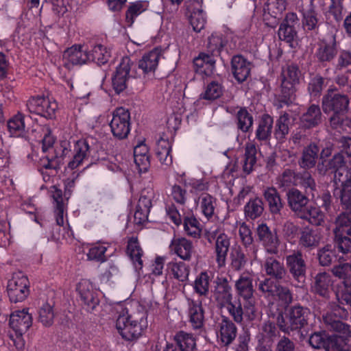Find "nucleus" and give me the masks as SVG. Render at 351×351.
Segmentation results:
<instances>
[{
    "instance_id": "obj_1",
    "label": "nucleus",
    "mask_w": 351,
    "mask_h": 351,
    "mask_svg": "<svg viewBox=\"0 0 351 351\" xmlns=\"http://www.w3.org/2000/svg\"><path fill=\"white\" fill-rule=\"evenodd\" d=\"M263 267L269 277L259 281L258 290L270 301L280 300L286 305L291 304L293 301L291 291L280 284L285 282L288 278L287 270L283 263L274 257H267Z\"/></svg>"
},
{
    "instance_id": "obj_2",
    "label": "nucleus",
    "mask_w": 351,
    "mask_h": 351,
    "mask_svg": "<svg viewBox=\"0 0 351 351\" xmlns=\"http://www.w3.org/2000/svg\"><path fill=\"white\" fill-rule=\"evenodd\" d=\"M334 234V244H328L318 251L319 262L322 266L340 261L343 254L351 252V213H342L337 217Z\"/></svg>"
},
{
    "instance_id": "obj_3",
    "label": "nucleus",
    "mask_w": 351,
    "mask_h": 351,
    "mask_svg": "<svg viewBox=\"0 0 351 351\" xmlns=\"http://www.w3.org/2000/svg\"><path fill=\"white\" fill-rule=\"evenodd\" d=\"M322 107L325 114L330 115L329 122L332 129L340 131L351 127L350 99L346 94L330 87L322 97Z\"/></svg>"
},
{
    "instance_id": "obj_4",
    "label": "nucleus",
    "mask_w": 351,
    "mask_h": 351,
    "mask_svg": "<svg viewBox=\"0 0 351 351\" xmlns=\"http://www.w3.org/2000/svg\"><path fill=\"white\" fill-rule=\"evenodd\" d=\"M347 309L335 303L330 304L329 308L322 315V319L327 329L334 330L341 334L343 344L337 348L335 351H351L348 346L350 337V326L343 323V319L348 317Z\"/></svg>"
},
{
    "instance_id": "obj_5",
    "label": "nucleus",
    "mask_w": 351,
    "mask_h": 351,
    "mask_svg": "<svg viewBox=\"0 0 351 351\" xmlns=\"http://www.w3.org/2000/svg\"><path fill=\"white\" fill-rule=\"evenodd\" d=\"M350 167H346L344 156L341 153L335 154L329 160H323L318 164L320 173H331L333 174V182L335 189H344L346 185L351 183V160H348Z\"/></svg>"
},
{
    "instance_id": "obj_6",
    "label": "nucleus",
    "mask_w": 351,
    "mask_h": 351,
    "mask_svg": "<svg viewBox=\"0 0 351 351\" xmlns=\"http://www.w3.org/2000/svg\"><path fill=\"white\" fill-rule=\"evenodd\" d=\"M309 313L308 308L299 304L285 308L284 313L278 316L280 330L289 333L301 330L308 324Z\"/></svg>"
},
{
    "instance_id": "obj_7",
    "label": "nucleus",
    "mask_w": 351,
    "mask_h": 351,
    "mask_svg": "<svg viewBox=\"0 0 351 351\" xmlns=\"http://www.w3.org/2000/svg\"><path fill=\"white\" fill-rule=\"evenodd\" d=\"M286 269L291 276L295 287H302L306 278L308 269L306 255L300 250H292L285 258Z\"/></svg>"
},
{
    "instance_id": "obj_8",
    "label": "nucleus",
    "mask_w": 351,
    "mask_h": 351,
    "mask_svg": "<svg viewBox=\"0 0 351 351\" xmlns=\"http://www.w3.org/2000/svg\"><path fill=\"white\" fill-rule=\"evenodd\" d=\"M135 67L136 65L130 57L122 58L111 79L112 89L117 95H119L127 88L130 77H136L138 75Z\"/></svg>"
},
{
    "instance_id": "obj_9",
    "label": "nucleus",
    "mask_w": 351,
    "mask_h": 351,
    "mask_svg": "<svg viewBox=\"0 0 351 351\" xmlns=\"http://www.w3.org/2000/svg\"><path fill=\"white\" fill-rule=\"evenodd\" d=\"M116 328L122 338L129 341L138 339L143 332L141 324L128 313L127 308H121L119 311Z\"/></svg>"
},
{
    "instance_id": "obj_10",
    "label": "nucleus",
    "mask_w": 351,
    "mask_h": 351,
    "mask_svg": "<svg viewBox=\"0 0 351 351\" xmlns=\"http://www.w3.org/2000/svg\"><path fill=\"white\" fill-rule=\"evenodd\" d=\"M231 291L226 279L221 278V311L226 309L236 322L241 323L243 314L242 305L239 299H233Z\"/></svg>"
},
{
    "instance_id": "obj_11",
    "label": "nucleus",
    "mask_w": 351,
    "mask_h": 351,
    "mask_svg": "<svg viewBox=\"0 0 351 351\" xmlns=\"http://www.w3.org/2000/svg\"><path fill=\"white\" fill-rule=\"evenodd\" d=\"M26 107L30 113H34L48 119L55 117L58 104L49 97L36 96L31 97Z\"/></svg>"
},
{
    "instance_id": "obj_12",
    "label": "nucleus",
    "mask_w": 351,
    "mask_h": 351,
    "mask_svg": "<svg viewBox=\"0 0 351 351\" xmlns=\"http://www.w3.org/2000/svg\"><path fill=\"white\" fill-rule=\"evenodd\" d=\"M109 125L114 137L119 140L125 139L131 128L130 112L123 108H116Z\"/></svg>"
},
{
    "instance_id": "obj_13",
    "label": "nucleus",
    "mask_w": 351,
    "mask_h": 351,
    "mask_svg": "<svg viewBox=\"0 0 351 351\" xmlns=\"http://www.w3.org/2000/svg\"><path fill=\"white\" fill-rule=\"evenodd\" d=\"M66 149L62 150V155L54 152L43 156L38 161V169L43 176L44 182L50 181L51 177L57 173L63 161V155Z\"/></svg>"
},
{
    "instance_id": "obj_14",
    "label": "nucleus",
    "mask_w": 351,
    "mask_h": 351,
    "mask_svg": "<svg viewBox=\"0 0 351 351\" xmlns=\"http://www.w3.org/2000/svg\"><path fill=\"white\" fill-rule=\"evenodd\" d=\"M341 336V334L329 335L325 331L315 332L311 335L308 343L315 349L324 348L326 351H335L337 348L344 343Z\"/></svg>"
},
{
    "instance_id": "obj_15",
    "label": "nucleus",
    "mask_w": 351,
    "mask_h": 351,
    "mask_svg": "<svg viewBox=\"0 0 351 351\" xmlns=\"http://www.w3.org/2000/svg\"><path fill=\"white\" fill-rule=\"evenodd\" d=\"M28 278L22 274H16L8 281L7 290L11 302L23 301L29 295Z\"/></svg>"
},
{
    "instance_id": "obj_16",
    "label": "nucleus",
    "mask_w": 351,
    "mask_h": 351,
    "mask_svg": "<svg viewBox=\"0 0 351 351\" xmlns=\"http://www.w3.org/2000/svg\"><path fill=\"white\" fill-rule=\"evenodd\" d=\"M234 151L223 152L221 161L225 164V168L221 174V183L225 185V188L230 190L234 181L238 177L239 165L238 158L234 154Z\"/></svg>"
},
{
    "instance_id": "obj_17",
    "label": "nucleus",
    "mask_w": 351,
    "mask_h": 351,
    "mask_svg": "<svg viewBox=\"0 0 351 351\" xmlns=\"http://www.w3.org/2000/svg\"><path fill=\"white\" fill-rule=\"evenodd\" d=\"M298 21L299 19L295 13L288 12L280 24L278 31L279 38L289 43L291 47L293 46V43L298 36L296 25L298 24Z\"/></svg>"
},
{
    "instance_id": "obj_18",
    "label": "nucleus",
    "mask_w": 351,
    "mask_h": 351,
    "mask_svg": "<svg viewBox=\"0 0 351 351\" xmlns=\"http://www.w3.org/2000/svg\"><path fill=\"white\" fill-rule=\"evenodd\" d=\"M337 55V45L335 37L321 40L315 53L317 62L323 66H326L328 63L333 61Z\"/></svg>"
},
{
    "instance_id": "obj_19",
    "label": "nucleus",
    "mask_w": 351,
    "mask_h": 351,
    "mask_svg": "<svg viewBox=\"0 0 351 351\" xmlns=\"http://www.w3.org/2000/svg\"><path fill=\"white\" fill-rule=\"evenodd\" d=\"M77 291L80 295L84 307L87 311H93L99 305L98 293L89 281L86 280L80 281L77 284Z\"/></svg>"
},
{
    "instance_id": "obj_20",
    "label": "nucleus",
    "mask_w": 351,
    "mask_h": 351,
    "mask_svg": "<svg viewBox=\"0 0 351 351\" xmlns=\"http://www.w3.org/2000/svg\"><path fill=\"white\" fill-rule=\"evenodd\" d=\"M256 232L266 252L270 254H277L279 252L280 241L276 232H272L265 223L259 224Z\"/></svg>"
},
{
    "instance_id": "obj_21",
    "label": "nucleus",
    "mask_w": 351,
    "mask_h": 351,
    "mask_svg": "<svg viewBox=\"0 0 351 351\" xmlns=\"http://www.w3.org/2000/svg\"><path fill=\"white\" fill-rule=\"evenodd\" d=\"M286 0H267L264 7L263 21L271 27H274L277 19L286 10Z\"/></svg>"
},
{
    "instance_id": "obj_22",
    "label": "nucleus",
    "mask_w": 351,
    "mask_h": 351,
    "mask_svg": "<svg viewBox=\"0 0 351 351\" xmlns=\"http://www.w3.org/2000/svg\"><path fill=\"white\" fill-rule=\"evenodd\" d=\"M10 328L18 334H25L32 325V317L27 310L16 311L10 315Z\"/></svg>"
},
{
    "instance_id": "obj_23",
    "label": "nucleus",
    "mask_w": 351,
    "mask_h": 351,
    "mask_svg": "<svg viewBox=\"0 0 351 351\" xmlns=\"http://www.w3.org/2000/svg\"><path fill=\"white\" fill-rule=\"evenodd\" d=\"M308 195L296 188H292L287 192L288 205L298 217L302 213L308 205Z\"/></svg>"
},
{
    "instance_id": "obj_24",
    "label": "nucleus",
    "mask_w": 351,
    "mask_h": 351,
    "mask_svg": "<svg viewBox=\"0 0 351 351\" xmlns=\"http://www.w3.org/2000/svg\"><path fill=\"white\" fill-rule=\"evenodd\" d=\"M274 118L267 113L260 115L256 121L255 138L259 142L266 143L271 138Z\"/></svg>"
},
{
    "instance_id": "obj_25",
    "label": "nucleus",
    "mask_w": 351,
    "mask_h": 351,
    "mask_svg": "<svg viewBox=\"0 0 351 351\" xmlns=\"http://www.w3.org/2000/svg\"><path fill=\"white\" fill-rule=\"evenodd\" d=\"M250 62L241 55H235L231 59V72L234 79L241 84L250 75Z\"/></svg>"
},
{
    "instance_id": "obj_26",
    "label": "nucleus",
    "mask_w": 351,
    "mask_h": 351,
    "mask_svg": "<svg viewBox=\"0 0 351 351\" xmlns=\"http://www.w3.org/2000/svg\"><path fill=\"white\" fill-rule=\"evenodd\" d=\"M73 151V160L68 164V168L72 170L77 168L84 161L88 160L91 147L86 140L81 139L75 143Z\"/></svg>"
},
{
    "instance_id": "obj_27",
    "label": "nucleus",
    "mask_w": 351,
    "mask_h": 351,
    "mask_svg": "<svg viewBox=\"0 0 351 351\" xmlns=\"http://www.w3.org/2000/svg\"><path fill=\"white\" fill-rule=\"evenodd\" d=\"M322 23V22L318 18L317 12L313 8L303 11L302 25L306 34H309V36L317 34Z\"/></svg>"
},
{
    "instance_id": "obj_28",
    "label": "nucleus",
    "mask_w": 351,
    "mask_h": 351,
    "mask_svg": "<svg viewBox=\"0 0 351 351\" xmlns=\"http://www.w3.org/2000/svg\"><path fill=\"white\" fill-rule=\"evenodd\" d=\"M332 284L330 275L326 272H321L315 276L311 289L315 293L323 298H328Z\"/></svg>"
},
{
    "instance_id": "obj_29",
    "label": "nucleus",
    "mask_w": 351,
    "mask_h": 351,
    "mask_svg": "<svg viewBox=\"0 0 351 351\" xmlns=\"http://www.w3.org/2000/svg\"><path fill=\"white\" fill-rule=\"evenodd\" d=\"M160 57V51L156 49L150 51L143 55L139 60L138 68L142 71L144 75H152L154 73Z\"/></svg>"
},
{
    "instance_id": "obj_30",
    "label": "nucleus",
    "mask_w": 351,
    "mask_h": 351,
    "mask_svg": "<svg viewBox=\"0 0 351 351\" xmlns=\"http://www.w3.org/2000/svg\"><path fill=\"white\" fill-rule=\"evenodd\" d=\"M322 121V114L319 106L311 104L300 117L302 128L311 129L319 125Z\"/></svg>"
},
{
    "instance_id": "obj_31",
    "label": "nucleus",
    "mask_w": 351,
    "mask_h": 351,
    "mask_svg": "<svg viewBox=\"0 0 351 351\" xmlns=\"http://www.w3.org/2000/svg\"><path fill=\"white\" fill-rule=\"evenodd\" d=\"M319 147L315 143H311L302 151V156L298 160V165L303 169H310L317 163Z\"/></svg>"
},
{
    "instance_id": "obj_32",
    "label": "nucleus",
    "mask_w": 351,
    "mask_h": 351,
    "mask_svg": "<svg viewBox=\"0 0 351 351\" xmlns=\"http://www.w3.org/2000/svg\"><path fill=\"white\" fill-rule=\"evenodd\" d=\"M299 245L302 247L312 250L317 247L321 241L322 236L318 230L305 227L300 229Z\"/></svg>"
},
{
    "instance_id": "obj_33",
    "label": "nucleus",
    "mask_w": 351,
    "mask_h": 351,
    "mask_svg": "<svg viewBox=\"0 0 351 351\" xmlns=\"http://www.w3.org/2000/svg\"><path fill=\"white\" fill-rule=\"evenodd\" d=\"M63 59L73 65H82L88 62V51L75 45L64 51Z\"/></svg>"
},
{
    "instance_id": "obj_34",
    "label": "nucleus",
    "mask_w": 351,
    "mask_h": 351,
    "mask_svg": "<svg viewBox=\"0 0 351 351\" xmlns=\"http://www.w3.org/2000/svg\"><path fill=\"white\" fill-rule=\"evenodd\" d=\"M237 129L243 133H250L253 130L254 117L246 107H241L235 115Z\"/></svg>"
},
{
    "instance_id": "obj_35",
    "label": "nucleus",
    "mask_w": 351,
    "mask_h": 351,
    "mask_svg": "<svg viewBox=\"0 0 351 351\" xmlns=\"http://www.w3.org/2000/svg\"><path fill=\"white\" fill-rule=\"evenodd\" d=\"M171 251L183 260H189L193 252L191 241L185 238H174L170 245Z\"/></svg>"
},
{
    "instance_id": "obj_36",
    "label": "nucleus",
    "mask_w": 351,
    "mask_h": 351,
    "mask_svg": "<svg viewBox=\"0 0 351 351\" xmlns=\"http://www.w3.org/2000/svg\"><path fill=\"white\" fill-rule=\"evenodd\" d=\"M263 195L271 213L273 215H279L284 204L277 189L274 187H268L265 190Z\"/></svg>"
},
{
    "instance_id": "obj_37",
    "label": "nucleus",
    "mask_w": 351,
    "mask_h": 351,
    "mask_svg": "<svg viewBox=\"0 0 351 351\" xmlns=\"http://www.w3.org/2000/svg\"><path fill=\"white\" fill-rule=\"evenodd\" d=\"M257 149L255 143H247L245 147V154L242 160V171L245 175L250 174L254 169L256 163Z\"/></svg>"
},
{
    "instance_id": "obj_38",
    "label": "nucleus",
    "mask_w": 351,
    "mask_h": 351,
    "mask_svg": "<svg viewBox=\"0 0 351 351\" xmlns=\"http://www.w3.org/2000/svg\"><path fill=\"white\" fill-rule=\"evenodd\" d=\"M25 118L26 116L23 113L18 112L8 121V132L12 136L21 137L24 136L26 131Z\"/></svg>"
},
{
    "instance_id": "obj_39",
    "label": "nucleus",
    "mask_w": 351,
    "mask_h": 351,
    "mask_svg": "<svg viewBox=\"0 0 351 351\" xmlns=\"http://www.w3.org/2000/svg\"><path fill=\"white\" fill-rule=\"evenodd\" d=\"M91 47V49L88 51V62L92 61L97 65L101 66L109 61L111 57L110 49L101 44L95 45Z\"/></svg>"
},
{
    "instance_id": "obj_40",
    "label": "nucleus",
    "mask_w": 351,
    "mask_h": 351,
    "mask_svg": "<svg viewBox=\"0 0 351 351\" xmlns=\"http://www.w3.org/2000/svg\"><path fill=\"white\" fill-rule=\"evenodd\" d=\"M235 286L239 295L244 300H247L252 298L254 288L252 285V278L250 274H242L237 280Z\"/></svg>"
},
{
    "instance_id": "obj_41",
    "label": "nucleus",
    "mask_w": 351,
    "mask_h": 351,
    "mask_svg": "<svg viewBox=\"0 0 351 351\" xmlns=\"http://www.w3.org/2000/svg\"><path fill=\"white\" fill-rule=\"evenodd\" d=\"M298 186L304 190L305 193L315 197L316 183L311 172L307 169L297 172L296 186Z\"/></svg>"
},
{
    "instance_id": "obj_42",
    "label": "nucleus",
    "mask_w": 351,
    "mask_h": 351,
    "mask_svg": "<svg viewBox=\"0 0 351 351\" xmlns=\"http://www.w3.org/2000/svg\"><path fill=\"white\" fill-rule=\"evenodd\" d=\"M127 254L132 261L136 269H141L143 267L141 257L143 254V252L140 246L137 237H132L128 239Z\"/></svg>"
},
{
    "instance_id": "obj_43",
    "label": "nucleus",
    "mask_w": 351,
    "mask_h": 351,
    "mask_svg": "<svg viewBox=\"0 0 351 351\" xmlns=\"http://www.w3.org/2000/svg\"><path fill=\"white\" fill-rule=\"evenodd\" d=\"M327 84L328 79L326 77H322L318 73L311 75L307 86V90L311 98L313 99L319 98Z\"/></svg>"
},
{
    "instance_id": "obj_44",
    "label": "nucleus",
    "mask_w": 351,
    "mask_h": 351,
    "mask_svg": "<svg viewBox=\"0 0 351 351\" xmlns=\"http://www.w3.org/2000/svg\"><path fill=\"white\" fill-rule=\"evenodd\" d=\"M223 318L221 323V343L225 346L232 343L237 334L236 325L226 317L221 315Z\"/></svg>"
},
{
    "instance_id": "obj_45",
    "label": "nucleus",
    "mask_w": 351,
    "mask_h": 351,
    "mask_svg": "<svg viewBox=\"0 0 351 351\" xmlns=\"http://www.w3.org/2000/svg\"><path fill=\"white\" fill-rule=\"evenodd\" d=\"M189 315L190 322L194 329H199L203 326L204 316L200 302L194 300L189 302Z\"/></svg>"
},
{
    "instance_id": "obj_46",
    "label": "nucleus",
    "mask_w": 351,
    "mask_h": 351,
    "mask_svg": "<svg viewBox=\"0 0 351 351\" xmlns=\"http://www.w3.org/2000/svg\"><path fill=\"white\" fill-rule=\"evenodd\" d=\"M167 270L169 275L180 282H185L188 280L190 273L189 266L184 262H169L167 265Z\"/></svg>"
},
{
    "instance_id": "obj_47",
    "label": "nucleus",
    "mask_w": 351,
    "mask_h": 351,
    "mask_svg": "<svg viewBox=\"0 0 351 351\" xmlns=\"http://www.w3.org/2000/svg\"><path fill=\"white\" fill-rule=\"evenodd\" d=\"M171 145L168 140L160 138L158 141L156 147V156L162 165L169 166L172 164L171 155Z\"/></svg>"
},
{
    "instance_id": "obj_48",
    "label": "nucleus",
    "mask_w": 351,
    "mask_h": 351,
    "mask_svg": "<svg viewBox=\"0 0 351 351\" xmlns=\"http://www.w3.org/2000/svg\"><path fill=\"white\" fill-rule=\"evenodd\" d=\"M295 85L287 81L281 82L280 93L278 97L280 107L291 104L295 99Z\"/></svg>"
},
{
    "instance_id": "obj_49",
    "label": "nucleus",
    "mask_w": 351,
    "mask_h": 351,
    "mask_svg": "<svg viewBox=\"0 0 351 351\" xmlns=\"http://www.w3.org/2000/svg\"><path fill=\"white\" fill-rule=\"evenodd\" d=\"M298 217L306 220L312 225L320 226L324 222V214L320 208L308 205Z\"/></svg>"
},
{
    "instance_id": "obj_50",
    "label": "nucleus",
    "mask_w": 351,
    "mask_h": 351,
    "mask_svg": "<svg viewBox=\"0 0 351 351\" xmlns=\"http://www.w3.org/2000/svg\"><path fill=\"white\" fill-rule=\"evenodd\" d=\"M176 343V346L178 347L179 351H195L196 348L195 339L192 335L180 331L174 337Z\"/></svg>"
},
{
    "instance_id": "obj_51",
    "label": "nucleus",
    "mask_w": 351,
    "mask_h": 351,
    "mask_svg": "<svg viewBox=\"0 0 351 351\" xmlns=\"http://www.w3.org/2000/svg\"><path fill=\"white\" fill-rule=\"evenodd\" d=\"M297 172L290 169H285L277 178L276 184L279 189L288 191L296 186Z\"/></svg>"
},
{
    "instance_id": "obj_52",
    "label": "nucleus",
    "mask_w": 351,
    "mask_h": 351,
    "mask_svg": "<svg viewBox=\"0 0 351 351\" xmlns=\"http://www.w3.org/2000/svg\"><path fill=\"white\" fill-rule=\"evenodd\" d=\"M289 114L287 112L280 114L276 120L274 134L277 141L282 142L286 138L289 132Z\"/></svg>"
},
{
    "instance_id": "obj_53",
    "label": "nucleus",
    "mask_w": 351,
    "mask_h": 351,
    "mask_svg": "<svg viewBox=\"0 0 351 351\" xmlns=\"http://www.w3.org/2000/svg\"><path fill=\"white\" fill-rule=\"evenodd\" d=\"M263 211V202L261 199L258 197L250 199L244 207L245 217L251 219L259 217Z\"/></svg>"
},
{
    "instance_id": "obj_54",
    "label": "nucleus",
    "mask_w": 351,
    "mask_h": 351,
    "mask_svg": "<svg viewBox=\"0 0 351 351\" xmlns=\"http://www.w3.org/2000/svg\"><path fill=\"white\" fill-rule=\"evenodd\" d=\"M55 317L53 304L47 302L43 304L38 309V322L45 327L53 325Z\"/></svg>"
},
{
    "instance_id": "obj_55",
    "label": "nucleus",
    "mask_w": 351,
    "mask_h": 351,
    "mask_svg": "<svg viewBox=\"0 0 351 351\" xmlns=\"http://www.w3.org/2000/svg\"><path fill=\"white\" fill-rule=\"evenodd\" d=\"M148 8V2L138 1L132 3L125 13V19L127 23L132 25L134 19L145 11Z\"/></svg>"
},
{
    "instance_id": "obj_56",
    "label": "nucleus",
    "mask_w": 351,
    "mask_h": 351,
    "mask_svg": "<svg viewBox=\"0 0 351 351\" xmlns=\"http://www.w3.org/2000/svg\"><path fill=\"white\" fill-rule=\"evenodd\" d=\"M188 11L191 12L189 22L193 30L199 32L204 29L206 24L205 14L203 10L199 8H195L193 11L189 8Z\"/></svg>"
},
{
    "instance_id": "obj_57",
    "label": "nucleus",
    "mask_w": 351,
    "mask_h": 351,
    "mask_svg": "<svg viewBox=\"0 0 351 351\" xmlns=\"http://www.w3.org/2000/svg\"><path fill=\"white\" fill-rule=\"evenodd\" d=\"M230 267L232 270L239 271L241 269L246 263L245 255L239 247H234L231 249L230 254Z\"/></svg>"
},
{
    "instance_id": "obj_58",
    "label": "nucleus",
    "mask_w": 351,
    "mask_h": 351,
    "mask_svg": "<svg viewBox=\"0 0 351 351\" xmlns=\"http://www.w3.org/2000/svg\"><path fill=\"white\" fill-rule=\"evenodd\" d=\"M44 136L42 139V151L45 155L54 152L58 155L56 149H53L56 138L51 135V131L49 125H45L42 128Z\"/></svg>"
},
{
    "instance_id": "obj_59",
    "label": "nucleus",
    "mask_w": 351,
    "mask_h": 351,
    "mask_svg": "<svg viewBox=\"0 0 351 351\" xmlns=\"http://www.w3.org/2000/svg\"><path fill=\"white\" fill-rule=\"evenodd\" d=\"M300 74L299 66L297 64H289L282 71L281 82L287 81L292 84L296 85L299 83Z\"/></svg>"
},
{
    "instance_id": "obj_60",
    "label": "nucleus",
    "mask_w": 351,
    "mask_h": 351,
    "mask_svg": "<svg viewBox=\"0 0 351 351\" xmlns=\"http://www.w3.org/2000/svg\"><path fill=\"white\" fill-rule=\"evenodd\" d=\"M335 62L333 63L335 71H342L351 65V51L341 49L337 51Z\"/></svg>"
},
{
    "instance_id": "obj_61",
    "label": "nucleus",
    "mask_w": 351,
    "mask_h": 351,
    "mask_svg": "<svg viewBox=\"0 0 351 351\" xmlns=\"http://www.w3.org/2000/svg\"><path fill=\"white\" fill-rule=\"evenodd\" d=\"M184 229L186 234L190 237L197 238L200 235V223L194 217L184 218Z\"/></svg>"
},
{
    "instance_id": "obj_62",
    "label": "nucleus",
    "mask_w": 351,
    "mask_h": 351,
    "mask_svg": "<svg viewBox=\"0 0 351 351\" xmlns=\"http://www.w3.org/2000/svg\"><path fill=\"white\" fill-rule=\"evenodd\" d=\"M210 277L207 272H202L195 279L193 288L200 295H205L208 292Z\"/></svg>"
},
{
    "instance_id": "obj_63",
    "label": "nucleus",
    "mask_w": 351,
    "mask_h": 351,
    "mask_svg": "<svg viewBox=\"0 0 351 351\" xmlns=\"http://www.w3.org/2000/svg\"><path fill=\"white\" fill-rule=\"evenodd\" d=\"M215 200L208 193L201 195V207L204 215L208 218L213 217L215 210Z\"/></svg>"
},
{
    "instance_id": "obj_64",
    "label": "nucleus",
    "mask_w": 351,
    "mask_h": 351,
    "mask_svg": "<svg viewBox=\"0 0 351 351\" xmlns=\"http://www.w3.org/2000/svg\"><path fill=\"white\" fill-rule=\"evenodd\" d=\"M106 250L107 247L102 245L92 246L87 254L88 258L97 262H105L106 260L105 256Z\"/></svg>"
}]
</instances>
